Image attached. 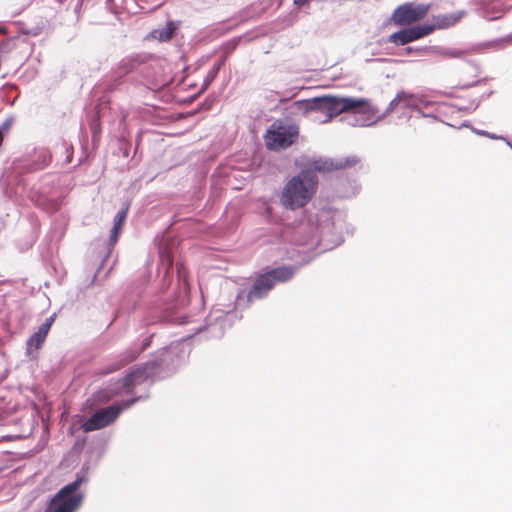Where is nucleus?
Returning a JSON list of instances; mask_svg holds the SVG:
<instances>
[{"mask_svg":"<svg viewBox=\"0 0 512 512\" xmlns=\"http://www.w3.org/2000/svg\"><path fill=\"white\" fill-rule=\"evenodd\" d=\"M358 162L357 157L350 156L337 161L327 158H312L303 164L301 170L289 177L281 187L278 200L287 211H296L306 207L318 190V172L352 167Z\"/></svg>","mask_w":512,"mask_h":512,"instance_id":"nucleus-1","label":"nucleus"},{"mask_svg":"<svg viewBox=\"0 0 512 512\" xmlns=\"http://www.w3.org/2000/svg\"><path fill=\"white\" fill-rule=\"evenodd\" d=\"M232 316V312H226L222 313L221 315L214 316V322L209 323L207 326V329L210 331L211 335L213 337H221L223 335L224 328L231 325Z\"/></svg>","mask_w":512,"mask_h":512,"instance_id":"nucleus-13","label":"nucleus"},{"mask_svg":"<svg viewBox=\"0 0 512 512\" xmlns=\"http://www.w3.org/2000/svg\"><path fill=\"white\" fill-rule=\"evenodd\" d=\"M186 352L181 342L172 344L161 352L160 359L147 362L134 368L125 378L118 380L116 387L111 389L110 395H118L130 391L134 386L143 383L149 378L160 375L162 371H173L184 359Z\"/></svg>","mask_w":512,"mask_h":512,"instance_id":"nucleus-3","label":"nucleus"},{"mask_svg":"<svg viewBox=\"0 0 512 512\" xmlns=\"http://www.w3.org/2000/svg\"><path fill=\"white\" fill-rule=\"evenodd\" d=\"M3 31H4V29L0 27V32H3Z\"/></svg>","mask_w":512,"mask_h":512,"instance_id":"nucleus-40","label":"nucleus"},{"mask_svg":"<svg viewBox=\"0 0 512 512\" xmlns=\"http://www.w3.org/2000/svg\"><path fill=\"white\" fill-rule=\"evenodd\" d=\"M403 31L407 35L409 41L412 42L426 35H429L431 32H433V27L429 26V24H421L403 29Z\"/></svg>","mask_w":512,"mask_h":512,"instance_id":"nucleus-14","label":"nucleus"},{"mask_svg":"<svg viewBox=\"0 0 512 512\" xmlns=\"http://www.w3.org/2000/svg\"><path fill=\"white\" fill-rule=\"evenodd\" d=\"M478 135H481V136H486L488 138H491V139H499V140H504L506 141V138L503 137V136H498L496 134H492V133H489L487 131H484V130H476L475 131Z\"/></svg>","mask_w":512,"mask_h":512,"instance_id":"nucleus-24","label":"nucleus"},{"mask_svg":"<svg viewBox=\"0 0 512 512\" xmlns=\"http://www.w3.org/2000/svg\"><path fill=\"white\" fill-rule=\"evenodd\" d=\"M15 121L14 116H8L5 121L0 125V132L4 136L5 132H8L13 126Z\"/></svg>","mask_w":512,"mask_h":512,"instance_id":"nucleus-23","label":"nucleus"},{"mask_svg":"<svg viewBox=\"0 0 512 512\" xmlns=\"http://www.w3.org/2000/svg\"><path fill=\"white\" fill-rule=\"evenodd\" d=\"M55 320V315L48 317L44 323L40 325L37 332H35L28 340L27 345L29 347H35V349L40 348L43 342L46 339V336Z\"/></svg>","mask_w":512,"mask_h":512,"instance_id":"nucleus-12","label":"nucleus"},{"mask_svg":"<svg viewBox=\"0 0 512 512\" xmlns=\"http://www.w3.org/2000/svg\"><path fill=\"white\" fill-rule=\"evenodd\" d=\"M139 398H133L123 401L121 404H113L106 408L97 410L89 419H87L82 429L84 432H91L102 429L112 422H114L119 414L124 410L131 407Z\"/></svg>","mask_w":512,"mask_h":512,"instance_id":"nucleus-6","label":"nucleus"},{"mask_svg":"<svg viewBox=\"0 0 512 512\" xmlns=\"http://www.w3.org/2000/svg\"><path fill=\"white\" fill-rule=\"evenodd\" d=\"M135 357H136V352L131 353L129 358L127 359V362L133 360Z\"/></svg>","mask_w":512,"mask_h":512,"instance_id":"nucleus-32","label":"nucleus"},{"mask_svg":"<svg viewBox=\"0 0 512 512\" xmlns=\"http://www.w3.org/2000/svg\"><path fill=\"white\" fill-rule=\"evenodd\" d=\"M465 15L466 12L464 10L438 14L433 16L432 24H429V26L433 27V31L435 29L450 28L457 24Z\"/></svg>","mask_w":512,"mask_h":512,"instance_id":"nucleus-11","label":"nucleus"},{"mask_svg":"<svg viewBox=\"0 0 512 512\" xmlns=\"http://www.w3.org/2000/svg\"><path fill=\"white\" fill-rule=\"evenodd\" d=\"M236 305H237L238 307H240V306H241V296H240V295H239V296H238V298H237Z\"/></svg>","mask_w":512,"mask_h":512,"instance_id":"nucleus-33","label":"nucleus"},{"mask_svg":"<svg viewBox=\"0 0 512 512\" xmlns=\"http://www.w3.org/2000/svg\"><path fill=\"white\" fill-rule=\"evenodd\" d=\"M437 107H438V105H437L436 107L432 108V109H425V110L423 111V113L421 114V116H422V117H431V118H435V117H436L437 110H438V109H437Z\"/></svg>","mask_w":512,"mask_h":512,"instance_id":"nucleus-26","label":"nucleus"},{"mask_svg":"<svg viewBox=\"0 0 512 512\" xmlns=\"http://www.w3.org/2000/svg\"><path fill=\"white\" fill-rule=\"evenodd\" d=\"M133 67H134V64H133V63H130V67H129V69H127L126 71L128 72L129 70L133 69Z\"/></svg>","mask_w":512,"mask_h":512,"instance_id":"nucleus-36","label":"nucleus"},{"mask_svg":"<svg viewBox=\"0 0 512 512\" xmlns=\"http://www.w3.org/2000/svg\"><path fill=\"white\" fill-rule=\"evenodd\" d=\"M297 269L298 267L294 266H283L260 275L249 290L247 301L252 302L264 298L276 284L285 283L292 279Z\"/></svg>","mask_w":512,"mask_h":512,"instance_id":"nucleus-5","label":"nucleus"},{"mask_svg":"<svg viewBox=\"0 0 512 512\" xmlns=\"http://www.w3.org/2000/svg\"><path fill=\"white\" fill-rule=\"evenodd\" d=\"M293 109L304 116L319 113L316 121L327 123L345 113V121L354 127H369L375 124V109L365 98L321 96L293 102Z\"/></svg>","mask_w":512,"mask_h":512,"instance_id":"nucleus-2","label":"nucleus"},{"mask_svg":"<svg viewBox=\"0 0 512 512\" xmlns=\"http://www.w3.org/2000/svg\"><path fill=\"white\" fill-rule=\"evenodd\" d=\"M125 217H126V212L125 211H119L117 213V215L115 216L114 218V224H118L120 226H122L124 220H125Z\"/></svg>","mask_w":512,"mask_h":512,"instance_id":"nucleus-25","label":"nucleus"},{"mask_svg":"<svg viewBox=\"0 0 512 512\" xmlns=\"http://www.w3.org/2000/svg\"><path fill=\"white\" fill-rule=\"evenodd\" d=\"M506 144L512 149V144L506 139Z\"/></svg>","mask_w":512,"mask_h":512,"instance_id":"nucleus-37","label":"nucleus"},{"mask_svg":"<svg viewBox=\"0 0 512 512\" xmlns=\"http://www.w3.org/2000/svg\"><path fill=\"white\" fill-rule=\"evenodd\" d=\"M70 160H71V155H69V156L67 157V161H68V162H70Z\"/></svg>","mask_w":512,"mask_h":512,"instance_id":"nucleus-39","label":"nucleus"},{"mask_svg":"<svg viewBox=\"0 0 512 512\" xmlns=\"http://www.w3.org/2000/svg\"><path fill=\"white\" fill-rule=\"evenodd\" d=\"M341 242H342L341 237H338V238L335 240L334 245H339Z\"/></svg>","mask_w":512,"mask_h":512,"instance_id":"nucleus-34","label":"nucleus"},{"mask_svg":"<svg viewBox=\"0 0 512 512\" xmlns=\"http://www.w3.org/2000/svg\"><path fill=\"white\" fill-rule=\"evenodd\" d=\"M51 154L45 149L38 151V166L39 168L46 167L51 162Z\"/></svg>","mask_w":512,"mask_h":512,"instance_id":"nucleus-21","label":"nucleus"},{"mask_svg":"<svg viewBox=\"0 0 512 512\" xmlns=\"http://www.w3.org/2000/svg\"><path fill=\"white\" fill-rule=\"evenodd\" d=\"M118 237H119V234L111 231L110 237H109V245L114 246L118 240Z\"/></svg>","mask_w":512,"mask_h":512,"instance_id":"nucleus-27","label":"nucleus"},{"mask_svg":"<svg viewBox=\"0 0 512 512\" xmlns=\"http://www.w3.org/2000/svg\"><path fill=\"white\" fill-rule=\"evenodd\" d=\"M298 131L293 126L273 124L266 132L265 143L270 150H280L290 146Z\"/></svg>","mask_w":512,"mask_h":512,"instance_id":"nucleus-7","label":"nucleus"},{"mask_svg":"<svg viewBox=\"0 0 512 512\" xmlns=\"http://www.w3.org/2000/svg\"><path fill=\"white\" fill-rule=\"evenodd\" d=\"M428 9V5L405 3L394 11L392 19L395 24L408 25L424 18Z\"/></svg>","mask_w":512,"mask_h":512,"instance_id":"nucleus-8","label":"nucleus"},{"mask_svg":"<svg viewBox=\"0 0 512 512\" xmlns=\"http://www.w3.org/2000/svg\"><path fill=\"white\" fill-rule=\"evenodd\" d=\"M479 103L480 100L473 101V103L471 104V110H475L478 107Z\"/></svg>","mask_w":512,"mask_h":512,"instance_id":"nucleus-31","label":"nucleus"},{"mask_svg":"<svg viewBox=\"0 0 512 512\" xmlns=\"http://www.w3.org/2000/svg\"><path fill=\"white\" fill-rule=\"evenodd\" d=\"M179 319H181V321L179 322V324H182V325H187V324H192L193 321H191L189 319V317L187 316H182V317H179Z\"/></svg>","mask_w":512,"mask_h":512,"instance_id":"nucleus-28","label":"nucleus"},{"mask_svg":"<svg viewBox=\"0 0 512 512\" xmlns=\"http://www.w3.org/2000/svg\"><path fill=\"white\" fill-rule=\"evenodd\" d=\"M121 228H122V226H120L118 224H113V227H112L111 231L115 232L117 234H120Z\"/></svg>","mask_w":512,"mask_h":512,"instance_id":"nucleus-30","label":"nucleus"},{"mask_svg":"<svg viewBox=\"0 0 512 512\" xmlns=\"http://www.w3.org/2000/svg\"><path fill=\"white\" fill-rule=\"evenodd\" d=\"M416 105V112L421 115L425 109H432L436 107L437 102L429 99V97L423 93H417Z\"/></svg>","mask_w":512,"mask_h":512,"instance_id":"nucleus-16","label":"nucleus"},{"mask_svg":"<svg viewBox=\"0 0 512 512\" xmlns=\"http://www.w3.org/2000/svg\"><path fill=\"white\" fill-rule=\"evenodd\" d=\"M329 215H330L329 212L322 211L317 216V219H316V221L320 222V224L315 227L311 226L310 230H309V235L305 239L299 240V244L311 248V247H315L318 244H320L321 242L325 241V239L327 238V236L330 232V226H329V224H324V222L326 220H328ZM308 222H309V225H312L313 224L312 218H310L308 220Z\"/></svg>","mask_w":512,"mask_h":512,"instance_id":"nucleus-9","label":"nucleus"},{"mask_svg":"<svg viewBox=\"0 0 512 512\" xmlns=\"http://www.w3.org/2000/svg\"><path fill=\"white\" fill-rule=\"evenodd\" d=\"M89 467L83 465L74 481L62 487L50 500L44 512H77L81 507L85 493L80 486L88 482Z\"/></svg>","mask_w":512,"mask_h":512,"instance_id":"nucleus-4","label":"nucleus"},{"mask_svg":"<svg viewBox=\"0 0 512 512\" xmlns=\"http://www.w3.org/2000/svg\"><path fill=\"white\" fill-rule=\"evenodd\" d=\"M431 52L441 55L445 58H462L465 55V51L457 48H444V47H433L430 48Z\"/></svg>","mask_w":512,"mask_h":512,"instance_id":"nucleus-15","label":"nucleus"},{"mask_svg":"<svg viewBox=\"0 0 512 512\" xmlns=\"http://www.w3.org/2000/svg\"><path fill=\"white\" fill-rule=\"evenodd\" d=\"M202 329H203V326L198 325V326L192 327L189 331L193 332L194 334H197V333L201 332Z\"/></svg>","mask_w":512,"mask_h":512,"instance_id":"nucleus-29","label":"nucleus"},{"mask_svg":"<svg viewBox=\"0 0 512 512\" xmlns=\"http://www.w3.org/2000/svg\"><path fill=\"white\" fill-rule=\"evenodd\" d=\"M223 65V61H219L211 68V70L208 72L206 77L204 78V82L202 85V90L207 89L210 84L214 81V79L217 77L221 67Z\"/></svg>","mask_w":512,"mask_h":512,"instance_id":"nucleus-17","label":"nucleus"},{"mask_svg":"<svg viewBox=\"0 0 512 512\" xmlns=\"http://www.w3.org/2000/svg\"><path fill=\"white\" fill-rule=\"evenodd\" d=\"M105 7L113 14H117L123 5V0H104Z\"/></svg>","mask_w":512,"mask_h":512,"instance_id":"nucleus-22","label":"nucleus"},{"mask_svg":"<svg viewBox=\"0 0 512 512\" xmlns=\"http://www.w3.org/2000/svg\"><path fill=\"white\" fill-rule=\"evenodd\" d=\"M416 96H417V93H410V92H406V91L398 92L397 95L395 96V98L389 103L385 113L380 116L377 115L378 110L373 105H371L376 111L375 118L377 119V121L375 123H377L378 121L383 119L386 115H388L396 110H402V113L404 115L407 114L405 112V110L416 111V106H417L416 105Z\"/></svg>","mask_w":512,"mask_h":512,"instance_id":"nucleus-10","label":"nucleus"},{"mask_svg":"<svg viewBox=\"0 0 512 512\" xmlns=\"http://www.w3.org/2000/svg\"><path fill=\"white\" fill-rule=\"evenodd\" d=\"M423 50H424V49H422V48H418V49H416V51H418V52H421V51H423Z\"/></svg>","mask_w":512,"mask_h":512,"instance_id":"nucleus-38","label":"nucleus"},{"mask_svg":"<svg viewBox=\"0 0 512 512\" xmlns=\"http://www.w3.org/2000/svg\"><path fill=\"white\" fill-rule=\"evenodd\" d=\"M406 50H407L408 53H410V52H412L413 48L412 47H407Z\"/></svg>","mask_w":512,"mask_h":512,"instance_id":"nucleus-35","label":"nucleus"},{"mask_svg":"<svg viewBox=\"0 0 512 512\" xmlns=\"http://www.w3.org/2000/svg\"><path fill=\"white\" fill-rule=\"evenodd\" d=\"M174 29L171 26H167L165 28L154 30L151 33V36L159 41H168L172 38Z\"/></svg>","mask_w":512,"mask_h":512,"instance_id":"nucleus-19","label":"nucleus"},{"mask_svg":"<svg viewBox=\"0 0 512 512\" xmlns=\"http://www.w3.org/2000/svg\"><path fill=\"white\" fill-rule=\"evenodd\" d=\"M159 253H160L161 268L164 270L165 274H167L169 269L172 267L173 257L171 255V253L164 248H161Z\"/></svg>","mask_w":512,"mask_h":512,"instance_id":"nucleus-18","label":"nucleus"},{"mask_svg":"<svg viewBox=\"0 0 512 512\" xmlns=\"http://www.w3.org/2000/svg\"><path fill=\"white\" fill-rule=\"evenodd\" d=\"M389 42L397 44V45H405L409 43V39L403 30L395 32L390 35Z\"/></svg>","mask_w":512,"mask_h":512,"instance_id":"nucleus-20","label":"nucleus"}]
</instances>
